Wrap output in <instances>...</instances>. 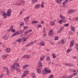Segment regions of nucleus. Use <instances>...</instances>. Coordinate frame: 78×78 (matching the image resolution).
Listing matches in <instances>:
<instances>
[{"mask_svg": "<svg viewBox=\"0 0 78 78\" xmlns=\"http://www.w3.org/2000/svg\"><path fill=\"white\" fill-rule=\"evenodd\" d=\"M26 39H29V38H30V36H29V35H28L27 36V37H26Z\"/></svg>", "mask_w": 78, "mask_h": 78, "instance_id": "nucleus-58", "label": "nucleus"}, {"mask_svg": "<svg viewBox=\"0 0 78 78\" xmlns=\"http://www.w3.org/2000/svg\"><path fill=\"white\" fill-rule=\"evenodd\" d=\"M23 31H24V30H18L15 33H13L12 35V37H14L15 36H17V35H18V34H20L21 33H23Z\"/></svg>", "mask_w": 78, "mask_h": 78, "instance_id": "nucleus-2", "label": "nucleus"}, {"mask_svg": "<svg viewBox=\"0 0 78 78\" xmlns=\"http://www.w3.org/2000/svg\"><path fill=\"white\" fill-rule=\"evenodd\" d=\"M77 75V73H73V74H71V75H70L69 76H68L67 78H72V77H73V76H75V75Z\"/></svg>", "mask_w": 78, "mask_h": 78, "instance_id": "nucleus-5", "label": "nucleus"}, {"mask_svg": "<svg viewBox=\"0 0 78 78\" xmlns=\"http://www.w3.org/2000/svg\"><path fill=\"white\" fill-rule=\"evenodd\" d=\"M28 65H24L22 67V68L23 69H26L27 67H28Z\"/></svg>", "mask_w": 78, "mask_h": 78, "instance_id": "nucleus-17", "label": "nucleus"}, {"mask_svg": "<svg viewBox=\"0 0 78 78\" xmlns=\"http://www.w3.org/2000/svg\"><path fill=\"white\" fill-rule=\"evenodd\" d=\"M11 31L12 32V33H14L15 32V31H16V30H15V29H12L11 30Z\"/></svg>", "mask_w": 78, "mask_h": 78, "instance_id": "nucleus-49", "label": "nucleus"}, {"mask_svg": "<svg viewBox=\"0 0 78 78\" xmlns=\"http://www.w3.org/2000/svg\"><path fill=\"white\" fill-rule=\"evenodd\" d=\"M23 28L24 30H25L26 28L28 27V26H23Z\"/></svg>", "mask_w": 78, "mask_h": 78, "instance_id": "nucleus-54", "label": "nucleus"}, {"mask_svg": "<svg viewBox=\"0 0 78 78\" xmlns=\"http://www.w3.org/2000/svg\"><path fill=\"white\" fill-rule=\"evenodd\" d=\"M23 58H27V59H29L30 58V56L28 55H25L23 56Z\"/></svg>", "mask_w": 78, "mask_h": 78, "instance_id": "nucleus-7", "label": "nucleus"}, {"mask_svg": "<svg viewBox=\"0 0 78 78\" xmlns=\"http://www.w3.org/2000/svg\"><path fill=\"white\" fill-rule=\"evenodd\" d=\"M45 58V56H42L41 58H40V59L42 61H43L44 59Z\"/></svg>", "mask_w": 78, "mask_h": 78, "instance_id": "nucleus-29", "label": "nucleus"}, {"mask_svg": "<svg viewBox=\"0 0 78 78\" xmlns=\"http://www.w3.org/2000/svg\"><path fill=\"white\" fill-rule=\"evenodd\" d=\"M72 72H73V73H75V72H76V71L74 69L73 70Z\"/></svg>", "mask_w": 78, "mask_h": 78, "instance_id": "nucleus-64", "label": "nucleus"}, {"mask_svg": "<svg viewBox=\"0 0 78 78\" xmlns=\"http://www.w3.org/2000/svg\"><path fill=\"white\" fill-rule=\"evenodd\" d=\"M76 11V10H69L68 11V13H73V12H75Z\"/></svg>", "mask_w": 78, "mask_h": 78, "instance_id": "nucleus-12", "label": "nucleus"}, {"mask_svg": "<svg viewBox=\"0 0 78 78\" xmlns=\"http://www.w3.org/2000/svg\"><path fill=\"white\" fill-rule=\"evenodd\" d=\"M62 21L63 23H66V22H67V20H65V19L62 20Z\"/></svg>", "mask_w": 78, "mask_h": 78, "instance_id": "nucleus-46", "label": "nucleus"}, {"mask_svg": "<svg viewBox=\"0 0 78 78\" xmlns=\"http://www.w3.org/2000/svg\"><path fill=\"white\" fill-rule=\"evenodd\" d=\"M22 3H24V1L23 0L20 1L17 3H15L14 4V5H16V6H20L21 5V4Z\"/></svg>", "mask_w": 78, "mask_h": 78, "instance_id": "nucleus-4", "label": "nucleus"}, {"mask_svg": "<svg viewBox=\"0 0 78 78\" xmlns=\"http://www.w3.org/2000/svg\"><path fill=\"white\" fill-rule=\"evenodd\" d=\"M31 45V43H29L28 44L26 45V47H29V46H30Z\"/></svg>", "mask_w": 78, "mask_h": 78, "instance_id": "nucleus-37", "label": "nucleus"}, {"mask_svg": "<svg viewBox=\"0 0 78 78\" xmlns=\"http://www.w3.org/2000/svg\"><path fill=\"white\" fill-rule=\"evenodd\" d=\"M40 6V5H39V4H37L36 5L34 6V8L35 9H37L38 8H39V7Z\"/></svg>", "mask_w": 78, "mask_h": 78, "instance_id": "nucleus-14", "label": "nucleus"}, {"mask_svg": "<svg viewBox=\"0 0 78 78\" xmlns=\"http://www.w3.org/2000/svg\"><path fill=\"white\" fill-rule=\"evenodd\" d=\"M27 31V33H30V32H31L32 31V30H31V29L28 30Z\"/></svg>", "mask_w": 78, "mask_h": 78, "instance_id": "nucleus-55", "label": "nucleus"}, {"mask_svg": "<svg viewBox=\"0 0 78 78\" xmlns=\"http://www.w3.org/2000/svg\"><path fill=\"white\" fill-rule=\"evenodd\" d=\"M41 3L42 4L41 5V8H44V2H42Z\"/></svg>", "mask_w": 78, "mask_h": 78, "instance_id": "nucleus-28", "label": "nucleus"}, {"mask_svg": "<svg viewBox=\"0 0 78 78\" xmlns=\"http://www.w3.org/2000/svg\"><path fill=\"white\" fill-rule=\"evenodd\" d=\"M43 33H45V28H44L43 29Z\"/></svg>", "mask_w": 78, "mask_h": 78, "instance_id": "nucleus-60", "label": "nucleus"}, {"mask_svg": "<svg viewBox=\"0 0 78 78\" xmlns=\"http://www.w3.org/2000/svg\"><path fill=\"white\" fill-rule=\"evenodd\" d=\"M53 32V30H50L49 31V32L48 33L49 35L50 36H51L53 35V33H52Z\"/></svg>", "mask_w": 78, "mask_h": 78, "instance_id": "nucleus-10", "label": "nucleus"}, {"mask_svg": "<svg viewBox=\"0 0 78 78\" xmlns=\"http://www.w3.org/2000/svg\"><path fill=\"white\" fill-rule=\"evenodd\" d=\"M33 3H36L37 2V0H32Z\"/></svg>", "mask_w": 78, "mask_h": 78, "instance_id": "nucleus-42", "label": "nucleus"}, {"mask_svg": "<svg viewBox=\"0 0 78 78\" xmlns=\"http://www.w3.org/2000/svg\"><path fill=\"white\" fill-rule=\"evenodd\" d=\"M53 74H51L50 75L49 77V78H53Z\"/></svg>", "mask_w": 78, "mask_h": 78, "instance_id": "nucleus-39", "label": "nucleus"}, {"mask_svg": "<svg viewBox=\"0 0 78 78\" xmlns=\"http://www.w3.org/2000/svg\"><path fill=\"white\" fill-rule=\"evenodd\" d=\"M40 44L41 46H45V44L43 41H41L40 42Z\"/></svg>", "mask_w": 78, "mask_h": 78, "instance_id": "nucleus-16", "label": "nucleus"}, {"mask_svg": "<svg viewBox=\"0 0 78 78\" xmlns=\"http://www.w3.org/2000/svg\"><path fill=\"white\" fill-rule=\"evenodd\" d=\"M62 31V30H60H60H58L57 31V33L59 34V33H61Z\"/></svg>", "mask_w": 78, "mask_h": 78, "instance_id": "nucleus-36", "label": "nucleus"}, {"mask_svg": "<svg viewBox=\"0 0 78 78\" xmlns=\"http://www.w3.org/2000/svg\"><path fill=\"white\" fill-rule=\"evenodd\" d=\"M64 28V27H61L60 28V30H62H62H63Z\"/></svg>", "mask_w": 78, "mask_h": 78, "instance_id": "nucleus-59", "label": "nucleus"}, {"mask_svg": "<svg viewBox=\"0 0 78 78\" xmlns=\"http://www.w3.org/2000/svg\"><path fill=\"white\" fill-rule=\"evenodd\" d=\"M58 38H59V37L58 36L55 37V41L58 40Z\"/></svg>", "mask_w": 78, "mask_h": 78, "instance_id": "nucleus-52", "label": "nucleus"}, {"mask_svg": "<svg viewBox=\"0 0 78 78\" xmlns=\"http://www.w3.org/2000/svg\"><path fill=\"white\" fill-rule=\"evenodd\" d=\"M24 73H25L26 75H28V73H29V71H28V70L24 72Z\"/></svg>", "mask_w": 78, "mask_h": 78, "instance_id": "nucleus-30", "label": "nucleus"}, {"mask_svg": "<svg viewBox=\"0 0 78 78\" xmlns=\"http://www.w3.org/2000/svg\"><path fill=\"white\" fill-rule=\"evenodd\" d=\"M3 69L4 70H5L6 72L8 70V68L7 67H3Z\"/></svg>", "mask_w": 78, "mask_h": 78, "instance_id": "nucleus-26", "label": "nucleus"}, {"mask_svg": "<svg viewBox=\"0 0 78 78\" xmlns=\"http://www.w3.org/2000/svg\"><path fill=\"white\" fill-rule=\"evenodd\" d=\"M74 44V41L73 40H72V41L70 42V47H72Z\"/></svg>", "mask_w": 78, "mask_h": 78, "instance_id": "nucleus-15", "label": "nucleus"}, {"mask_svg": "<svg viewBox=\"0 0 78 78\" xmlns=\"http://www.w3.org/2000/svg\"><path fill=\"white\" fill-rule=\"evenodd\" d=\"M26 39H27V38L25 37H24L22 39L23 41V42H25V41H26Z\"/></svg>", "mask_w": 78, "mask_h": 78, "instance_id": "nucleus-41", "label": "nucleus"}, {"mask_svg": "<svg viewBox=\"0 0 78 78\" xmlns=\"http://www.w3.org/2000/svg\"><path fill=\"white\" fill-rule=\"evenodd\" d=\"M62 20H60V21L58 22V23H59L60 24H62Z\"/></svg>", "mask_w": 78, "mask_h": 78, "instance_id": "nucleus-38", "label": "nucleus"}, {"mask_svg": "<svg viewBox=\"0 0 78 78\" xmlns=\"http://www.w3.org/2000/svg\"><path fill=\"white\" fill-rule=\"evenodd\" d=\"M67 2L66 1H64L62 3L63 5H65L67 3Z\"/></svg>", "mask_w": 78, "mask_h": 78, "instance_id": "nucleus-43", "label": "nucleus"}, {"mask_svg": "<svg viewBox=\"0 0 78 78\" xmlns=\"http://www.w3.org/2000/svg\"><path fill=\"white\" fill-rule=\"evenodd\" d=\"M66 40H62L61 41V43H62V44H63L66 43Z\"/></svg>", "mask_w": 78, "mask_h": 78, "instance_id": "nucleus-23", "label": "nucleus"}, {"mask_svg": "<svg viewBox=\"0 0 78 78\" xmlns=\"http://www.w3.org/2000/svg\"><path fill=\"white\" fill-rule=\"evenodd\" d=\"M4 75L3 74H1L0 75V78H2L3 76Z\"/></svg>", "mask_w": 78, "mask_h": 78, "instance_id": "nucleus-53", "label": "nucleus"}, {"mask_svg": "<svg viewBox=\"0 0 78 78\" xmlns=\"http://www.w3.org/2000/svg\"><path fill=\"white\" fill-rule=\"evenodd\" d=\"M41 69H37V73H41Z\"/></svg>", "mask_w": 78, "mask_h": 78, "instance_id": "nucleus-35", "label": "nucleus"}, {"mask_svg": "<svg viewBox=\"0 0 78 78\" xmlns=\"http://www.w3.org/2000/svg\"><path fill=\"white\" fill-rule=\"evenodd\" d=\"M30 16H28V17H25L24 19V21H25V22L27 23V21L29 20V18H30Z\"/></svg>", "mask_w": 78, "mask_h": 78, "instance_id": "nucleus-8", "label": "nucleus"}, {"mask_svg": "<svg viewBox=\"0 0 78 78\" xmlns=\"http://www.w3.org/2000/svg\"><path fill=\"white\" fill-rule=\"evenodd\" d=\"M8 38V35L7 34H5L3 36V39L5 40H7Z\"/></svg>", "mask_w": 78, "mask_h": 78, "instance_id": "nucleus-6", "label": "nucleus"}, {"mask_svg": "<svg viewBox=\"0 0 78 78\" xmlns=\"http://www.w3.org/2000/svg\"><path fill=\"white\" fill-rule=\"evenodd\" d=\"M68 7V5H64L63 6V8H67Z\"/></svg>", "mask_w": 78, "mask_h": 78, "instance_id": "nucleus-50", "label": "nucleus"}, {"mask_svg": "<svg viewBox=\"0 0 78 78\" xmlns=\"http://www.w3.org/2000/svg\"><path fill=\"white\" fill-rule=\"evenodd\" d=\"M50 43L51 44V45H55L54 43H53L51 42V41H50Z\"/></svg>", "mask_w": 78, "mask_h": 78, "instance_id": "nucleus-57", "label": "nucleus"}, {"mask_svg": "<svg viewBox=\"0 0 78 78\" xmlns=\"http://www.w3.org/2000/svg\"><path fill=\"white\" fill-rule=\"evenodd\" d=\"M38 64L37 66L38 68H39L40 67H42V64L40 61L38 62Z\"/></svg>", "mask_w": 78, "mask_h": 78, "instance_id": "nucleus-9", "label": "nucleus"}, {"mask_svg": "<svg viewBox=\"0 0 78 78\" xmlns=\"http://www.w3.org/2000/svg\"><path fill=\"white\" fill-rule=\"evenodd\" d=\"M35 23H39V21H34Z\"/></svg>", "mask_w": 78, "mask_h": 78, "instance_id": "nucleus-62", "label": "nucleus"}, {"mask_svg": "<svg viewBox=\"0 0 78 78\" xmlns=\"http://www.w3.org/2000/svg\"><path fill=\"white\" fill-rule=\"evenodd\" d=\"M62 0H58L56 1V2L57 3H58L59 4V3H61V1H62Z\"/></svg>", "mask_w": 78, "mask_h": 78, "instance_id": "nucleus-24", "label": "nucleus"}, {"mask_svg": "<svg viewBox=\"0 0 78 78\" xmlns=\"http://www.w3.org/2000/svg\"><path fill=\"white\" fill-rule=\"evenodd\" d=\"M31 75L33 78H36V75L34 73H32Z\"/></svg>", "mask_w": 78, "mask_h": 78, "instance_id": "nucleus-22", "label": "nucleus"}, {"mask_svg": "<svg viewBox=\"0 0 78 78\" xmlns=\"http://www.w3.org/2000/svg\"><path fill=\"white\" fill-rule=\"evenodd\" d=\"M31 23L32 24H34L35 23L34 21H32L31 22Z\"/></svg>", "mask_w": 78, "mask_h": 78, "instance_id": "nucleus-61", "label": "nucleus"}, {"mask_svg": "<svg viewBox=\"0 0 78 78\" xmlns=\"http://www.w3.org/2000/svg\"><path fill=\"white\" fill-rule=\"evenodd\" d=\"M20 67V65L19 63H15L13 64V65L11 66L12 68L13 69H15L16 67Z\"/></svg>", "mask_w": 78, "mask_h": 78, "instance_id": "nucleus-3", "label": "nucleus"}, {"mask_svg": "<svg viewBox=\"0 0 78 78\" xmlns=\"http://www.w3.org/2000/svg\"><path fill=\"white\" fill-rule=\"evenodd\" d=\"M16 41H17L18 42H21V41H22V40L21 39L19 38L18 40H16Z\"/></svg>", "mask_w": 78, "mask_h": 78, "instance_id": "nucleus-32", "label": "nucleus"}, {"mask_svg": "<svg viewBox=\"0 0 78 78\" xmlns=\"http://www.w3.org/2000/svg\"><path fill=\"white\" fill-rule=\"evenodd\" d=\"M6 51L7 52L9 53V51H11V50L10 49V48H7L6 49Z\"/></svg>", "mask_w": 78, "mask_h": 78, "instance_id": "nucleus-31", "label": "nucleus"}, {"mask_svg": "<svg viewBox=\"0 0 78 78\" xmlns=\"http://www.w3.org/2000/svg\"><path fill=\"white\" fill-rule=\"evenodd\" d=\"M70 51H72V50H70V48H69L68 50H67V53H69Z\"/></svg>", "mask_w": 78, "mask_h": 78, "instance_id": "nucleus-44", "label": "nucleus"}, {"mask_svg": "<svg viewBox=\"0 0 78 78\" xmlns=\"http://www.w3.org/2000/svg\"><path fill=\"white\" fill-rule=\"evenodd\" d=\"M12 12V11L11 9H9L7 11L6 14V13L5 12L3 13L4 17L5 19H6L7 16H11V14Z\"/></svg>", "mask_w": 78, "mask_h": 78, "instance_id": "nucleus-1", "label": "nucleus"}, {"mask_svg": "<svg viewBox=\"0 0 78 78\" xmlns=\"http://www.w3.org/2000/svg\"><path fill=\"white\" fill-rule=\"evenodd\" d=\"M20 27L21 26H22V25H24V23L23 22H21L20 23Z\"/></svg>", "mask_w": 78, "mask_h": 78, "instance_id": "nucleus-33", "label": "nucleus"}, {"mask_svg": "<svg viewBox=\"0 0 78 78\" xmlns=\"http://www.w3.org/2000/svg\"><path fill=\"white\" fill-rule=\"evenodd\" d=\"M17 67H16L15 69V70H16L17 72H19V73H20V72H21V70H20V69H19V68H17Z\"/></svg>", "mask_w": 78, "mask_h": 78, "instance_id": "nucleus-11", "label": "nucleus"}, {"mask_svg": "<svg viewBox=\"0 0 78 78\" xmlns=\"http://www.w3.org/2000/svg\"><path fill=\"white\" fill-rule=\"evenodd\" d=\"M46 60H47L48 61H50V57L48 56L46 57Z\"/></svg>", "mask_w": 78, "mask_h": 78, "instance_id": "nucleus-27", "label": "nucleus"}, {"mask_svg": "<svg viewBox=\"0 0 78 78\" xmlns=\"http://www.w3.org/2000/svg\"><path fill=\"white\" fill-rule=\"evenodd\" d=\"M27 75H26L25 73H23V74L22 76V78H23L25 77V76H27Z\"/></svg>", "mask_w": 78, "mask_h": 78, "instance_id": "nucleus-34", "label": "nucleus"}, {"mask_svg": "<svg viewBox=\"0 0 78 78\" xmlns=\"http://www.w3.org/2000/svg\"><path fill=\"white\" fill-rule=\"evenodd\" d=\"M71 30H72V31H74V32H75V28L74 27H73L72 26H71Z\"/></svg>", "mask_w": 78, "mask_h": 78, "instance_id": "nucleus-20", "label": "nucleus"}, {"mask_svg": "<svg viewBox=\"0 0 78 78\" xmlns=\"http://www.w3.org/2000/svg\"><path fill=\"white\" fill-rule=\"evenodd\" d=\"M6 73L7 75H9V70L6 71Z\"/></svg>", "mask_w": 78, "mask_h": 78, "instance_id": "nucleus-51", "label": "nucleus"}, {"mask_svg": "<svg viewBox=\"0 0 78 78\" xmlns=\"http://www.w3.org/2000/svg\"><path fill=\"white\" fill-rule=\"evenodd\" d=\"M60 17L62 19V20H64L66 19V17L65 16H62L61 14H60Z\"/></svg>", "mask_w": 78, "mask_h": 78, "instance_id": "nucleus-21", "label": "nucleus"}, {"mask_svg": "<svg viewBox=\"0 0 78 78\" xmlns=\"http://www.w3.org/2000/svg\"><path fill=\"white\" fill-rule=\"evenodd\" d=\"M78 17L74 19V21H76L78 20Z\"/></svg>", "mask_w": 78, "mask_h": 78, "instance_id": "nucleus-56", "label": "nucleus"}, {"mask_svg": "<svg viewBox=\"0 0 78 78\" xmlns=\"http://www.w3.org/2000/svg\"><path fill=\"white\" fill-rule=\"evenodd\" d=\"M43 74L44 75H47V72L45 71H43Z\"/></svg>", "mask_w": 78, "mask_h": 78, "instance_id": "nucleus-25", "label": "nucleus"}, {"mask_svg": "<svg viewBox=\"0 0 78 78\" xmlns=\"http://www.w3.org/2000/svg\"><path fill=\"white\" fill-rule=\"evenodd\" d=\"M50 25H52V26H55V23L53 22V21H51L50 22Z\"/></svg>", "mask_w": 78, "mask_h": 78, "instance_id": "nucleus-18", "label": "nucleus"}, {"mask_svg": "<svg viewBox=\"0 0 78 78\" xmlns=\"http://www.w3.org/2000/svg\"><path fill=\"white\" fill-rule=\"evenodd\" d=\"M65 65L66 66H69V64H68L67 63H66L65 64Z\"/></svg>", "mask_w": 78, "mask_h": 78, "instance_id": "nucleus-63", "label": "nucleus"}, {"mask_svg": "<svg viewBox=\"0 0 78 78\" xmlns=\"http://www.w3.org/2000/svg\"><path fill=\"white\" fill-rule=\"evenodd\" d=\"M23 10H24L23 9L21 10V12L20 13V15H21V14H22L23 13Z\"/></svg>", "mask_w": 78, "mask_h": 78, "instance_id": "nucleus-48", "label": "nucleus"}, {"mask_svg": "<svg viewBox=\"0 0 78 78\" xmlns=\"http://www.w3.org/2000/svg\"><path fill=\"white\" fill-rule=\"evenodd\" d=\"M47 68H45L44 69V71H45V72H46L47 73H50L51 72V71L48 70H47Z\"/></svg>", "mask_w": 78, "mask_h": 78, "instance_id": "nucleus-13", "label": "nucleus"}, {"mask_svg": "<svg viewBox=\"0 0 78 78\" xmlns=\"http://www.w3.org/2000/svg\"><path fill=\"white\" fill-rule=\"evenodd\" d=\"M43 37H46V33H45V32L43 33Z\"/></svg>", "mask_w": 78, "mask_h": 78, "instance_id": "nucleus-45", "label": "nucleus"}, {"mask_svg": "<svg viewBox=\"0 0 78 78\" xmlns=\"http://www.w3.org/2000/svg\"><path fill=\"white\" fill-rule=\"evenodd\" d=\"M63 26L64 27H68L69 26V23H67L66 24H64L63 25Z\"/></svg>", "mask_w": 78, "mask_h": 78, "instance_id": "nucleus-40", "label": "nucleus"}, {"mask_svg": "<svg viewBox=\"0 0 78 78\" xmlns=\"http://www.w3.org/2000/svg\"><path fill=\"white\" fill-rule=\"evenodd\" d=\"M52 56L54 58H56V55H55V54H53Z\"/></svg>", "mask_w": 78, "mask_h": 78, "instance_id": "nucleus-47", "label": "nucleus"}, {"mask_svg": "<svg viewBox=\"0 0 78 78\" xmlns=\"http://www.w3.org/2000/svg\"><path fill=\"white\" fill-rule=\"evenodd\" d=\"M9 56V55L7 54V55H2V59H6V56Z\"/></svg>", "mask_w": 78, "mask_h": 78, "instance_id": "nucleus-19", "label": "nucleus"}]
</instances>
